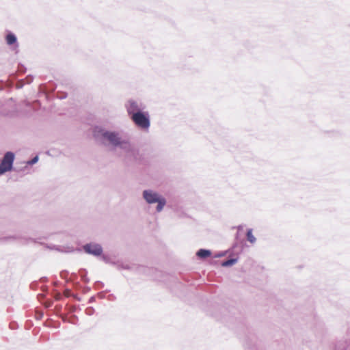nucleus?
Wrapping results in <instances>:
<instances>
[{
    "mask_svg": "<svg viewBox=\"0 0 350 350\" xmlns=\"http://www.w3.org/2000/svg\"><path fill=\"white\" fill-rule=\"evenodd\" d=\"M99 135L101 142L105 146H110L113 149L119 148L127 158L136 157V148L128 139L122 138L120 132L101 129Z\"/></svg>",
    "mask_w": 350,
    "mask_h": 350,
    "instance_id": "nucleus-1",
    "label": "nucleus"
},
{
    "mask_svg": "<svg viewBox=\"0 0 350 350\" xmlns=\"http://www.w3.org/2000/svg\"><path fill=\"white\" fill-rule=\"evenodd\" d=\"M142 197L148 204H157L156 211L160 213L166 204V199L158 192L152 189H145L142 192Z\"/></svg>",
    "mask_w": 350,
    "mask_h": 350,
    "instance_id": "nucleus-2",
    "label": "nucleus"
},
{
    "mask_svg": "<svg viewBox=\"0 0 350 350\" xmlns=\"http://www.w3.org/2000/svg\"><path fill=\"white\" fill-rule=\"evenodd\" d=\"M131 119L139 128L142 129H148L150 127V118L148 112L144 111L140 113H136L131 116Z\"/></svg>",
    "mask_w": 350,
    "mask_h": 350,
    "instance_id": "nucleus-3",
    "label": "nucleus"
},
{
    "mask_svg": "<svg viewBox=\"0 0 350 350\" xmlns=\"http://www.w3.org/2000/svg\"><path fill=\"white\" fill-rule=\"evenodd\" d=\"M15 155L12 152H7L0 163V175L12 170Z\"/></svg>",
    "mask_w": 350,
    "mask_h": 350,
    "instance_id": "nucleus-4",
    "label": "nucleus"
},
{
    "mask_svg": "<svg viewBox=\"0 0 350 350\" xmlns=\"http://www.w3.org/2000/svg\"><path fill=\"white\" fill-rule=\"evenodd\" d=\"M126 108L129 115L131 117L136 113H140L143 111L146 107L141 102L129 100L126 104Z\"/></svg>",
    "mask_w": 350,
    "mask_h": 350,
    "instance_id": "nucleus-5",
    "label": "nucleus"
},
{
    "mask_svg": "<svg viewBox=\"0 0 350 350\" xmlns=\"http://www.w3.org/2000/svg\"><path fill=\"white\" fill-rule=\"evenodd\" d=\"M83 247L85 253L95 256H100L103 253V247L98 243H87L84 245Z\"/></svg>",
    "mask_w": 350,
    "mask_h": 350,
    "instance_id": "nucleus-6",
    "label": "nucleus"
},
{
    "mask_svg": "<svg viewBox=\"0 0 350 350\" xmlns=\"http://www.w3.org/2000/svg\"><path fill=\"white\" fill-rule=\"evenodd\" d=\"M5 39H6V42L8 45H12V44L16 43V40H17L16 36L12 33H8Z\"/></svg>",
    "mask_w": 350,
    "mask_h": 350,
    "instance_id": "nucleus-7",
    "label": "nucleus"
},
{
    "mask_svg": "<svg viewBox=\"0 0 350 350\" xmlns=\"http://www.w3.org/2000/svg\"><path fill=\"white\" fill-rule=\"evenodd\" d=\"M211 251L208 250H205V249H200L197 252V256L201 258H205L211 256Z\"/></svg>",
    "mask_w": 350,
    "mask_h": 350,
    "instance_id": "nucleus-8",
    "label": "nucleus"
},
{
    "mask_svg": "<svg viewBox=\"0 0 350 350\" xmlns=\"http://www.w3.org/2000/svg\"><path fill=\"white\" fill-rule=\"evenodd\" d=\"M237 262V258H230V259H228L227 260L222 262L221 266L222 267H230V266L234 265Z\"/></svg>",
    "mask_w": 350,
    "mask_h": 350,
    "instance_id": "nucleus-9",
    "label": "nucleus"
},
{
    "mask_svg": "<svg viewBox=\"0 0 350 350\" xmlns=\"http://www.w3.org/2000/svg\"><path fill=\"white\" fill-rule=\"evenodd\" d=\"M247 239L248 241H250L251 243H254L256 242V238L252 234V230L249 229L247 232Z\"/></svg>",
    "mask_w": 350,
    "mask_h": 350,
    "instance_id": "nucleus-10",
    "label": "nucleus"
},
{
    "mask_svg": "<svg viewBox=\"0 0 350 350\" xmlns=\"http://www.w3.org/2000/svg\"><path fill=\"white\" fill-rule=\"evenodd\" d=\"M38 156H36L31 160L28 161L27 162V165H33V164L36 163L38 162Z\"/></svg>",
    "mask_w": 350,
    "mask_h": 350,
    "instance_id": "nucleus-11",
    "label": "nucleus"
},
{
    "mask_svg": "<svg viewBox=\"0 0 350 350\" xmlns=\"http://www.w3.org/2000/svg\"><path fill=\"white\" fill-rule=\"evenodd\" d=\"M224 255V254H223V253H220V254H218L215 255V257H221V256H223Z\"/></svg>",
    "mask_w": 350,
    "mask_h": 350,
    "instance_id": "nucleus-12",
    "label": "nucleus"
},
{
    "mask_svg": "<svg viewBox=\"0 0 350 350\" xmlns=\"http://www.w3.org/2000/svg\"><path fill=\"white\" fill-rule=\"evenodd\" d=\"M102 258H103V260L104 261H105L106 262H108L107 258L105 256H103V257H102Z\"/></svg>",
    "mask_w": 350,
    "mask_h": 350,
    "instance_id": "nucleus-13",
    "label": "nucleus"
}]
</instances>
